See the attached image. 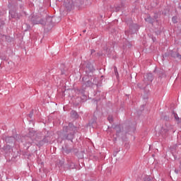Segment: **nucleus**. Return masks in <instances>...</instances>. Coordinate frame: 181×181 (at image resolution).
Returning <instances> with one entry per match:
<instances>
[{
  "mask_svg": "<svg viewBox=\"0 0 181 181\" xmlns=\"http://www.w3.org/2000/svg\"><path fill=\"white\" fill-rule=\"evenodd\" d=\"M170 130V127H167V128H165V127L163 128V131L164 132H168Z\"/></svg>",
  "mask_w": 181,
  "mask_h": 181,
  "instance_id": "1",
  "label": "nucleus"
},
{
  "mask_svg": "<svg viewBox=\"0 0 181 181\" xmlns=\"http://www.w3.org/2000/svg\"><path fill=\"white\" fill-rule=\"evenodd\" d=\"M151 180H152L151 177H149V176H146L145 177L144 181H151Z\"/></svg>",
  "mask_w": 181,
  "mask_h": 181,
  "instance_id": "2",
  "label": "nucleus"
},
{
  "mask_svg": "<svg viewBox=\"0 0 181 181\" xmlns=\"http://www.w3.org/2000/svg\"><path fill=\"white\" fill-rule=\"evenodd\" d=\"M172 22L173 23H177V18L176 17H173L172 18Z\"/></svg>",
  "mask_w": 181,
  "mask_h": 181,
  "instance_id": "3",
  "label": "nucleus"
},
{
  "mask_svg": "<svg viewBox=\"0 0 181 181\" xmlns=\"http://www.w3.org/2000/svg\"><path fill=\"white\" fill-rule=\"evenodd\" d=\"M108 120H109L110 122H112V117H108Z\"/></svg>",
  "mask_w": 181,
  "mask_h": 181,
  "instance_id": "4",
  "label": "nucleus"
},
{
  "mask_svg": "<svg viewBox=\"0 0 181 181\" xmlns=\"http://www.w3.org/2000/svg\"><path fill=\"white\" fill-rule=\"evenodd\" d=\"M71 114H74V115H76V112H74V111H72V112H71Z\"/></svg>",
  "mask_w": 181,
  "mask_h": 181,
  "instance_id": "5",
  "label": "nucleus"
},
{
  "mask_svg": "<svg viewBox=\"0 0 181 181\" xmlns=\"http://www.w3.org/2000/svg\"><path fill=\"white\" fill-rule=\"evenodd\" d=\"M95 50L92 49L91 53L93 54V53H95Z\"/></svg>",
  "mask_w": 181,
  "mask_h": 181,
  "instance_id": "6",
  "label": "nucleus"
},
{
  "mask_svg": "<svg viewBox=\"0 0 181 181\" xmlns=\"http://www.w3.org/2000/svg\"><path fill=\"white\" fill-rule=\"evenodd\" d=\"M148 76L152 77V74H148Z\"/></svg>",
  "mask_w": 181,
  "mask_h": 181,
  "instance_id": "7",
  "label": "nucleus"
},
{
  "mask_svg": "<svg viewBox=\"0 0 181 181\" xmlns=\"http://www.w3.org/2000/svg\"><path fill=\"white\" fill-rule=\"evenodd\" d=\"M139 88H142V87L141 86H139Z\"/></svg>",
  "mask_w": 181,
  "mask_h": 181,
  "instance_id": "8",
  "label": "nucleus"
}]
</instances>
